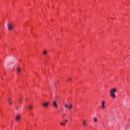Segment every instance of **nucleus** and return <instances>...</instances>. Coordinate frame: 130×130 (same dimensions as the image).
I'll use <instances>...</instances> for the list:
<instances>
[{
  "mask_svg": "<svg viewBox=\"0 0 130 130\" xmlns=\"http://www.w3.org/2000/svg\"><path fill=\"white\" fill-rule=\"evenodd\" d=\"M116 92H117V89L116 88H113L110 91L111 97H112L113 99H115V98H116V95H115V93H116Z\"/></svg>",
  "mask_w": 130,
  "mask_h": 130,
  "instance_id": "nucleus-1",
  "label": "nucleus"
},
{
  "mask_svg": "<svg viewBox=\"0 0 130 130\" xmlns=\"http://www.w3.org/2000/svg\"><path fill=\"white\" fill-rule=\"evenodd\" d=\"M8 31H12L14 29V26L13 25V23L9 22L7 24Z\"/></svg>",
  "mask_w": 130,
  "mask_h": 130,
  "instance_id": "nucleus-2",
  "label": "nucleus"
},
{
  "mask_svg": "<svg viewBox=\"0 0 130 130\" xmlns=\"http://www.w3.org/2000/svg\"><path fill=\"white\" fill-rule=\"evenodd\" d=\"M64 107L65 108H68L69 110H71L72 108H73V104H70L69 105L68 104H64Z\"/></svg>",
  "mask_w": 130,
  "mask_h": 130,
  "instance_id": "nucleus-3",
  "label": "nucleus"
},
{
  "mask_svg": "<svg viewBox=\"0 0 130 130\" xmlns=\"http://www.w3.org/2000/svg\"><path fill=\"white\" fill-rule=\"evenodd\" d=\"M49 104V102L47 101L46 102H44L43 103V106L45 108H47V107H48V105Z\"/></svg>",
  "mask_w": 130,
  "mask_h": 130,
  "instance_id": "nucleus-4",
  "label": "nucleus"
},
{
  "mask_svg": "<svg viewBox=\"0 0 130 130\" xmlns=\"http://www.w3.org/2000/svg\"><path fill=\"white\" fill-rule=\"evenodd\" d=\"M15 119L17 121H20L21 120V115L19 114L17 115Z\"/></svg>",
  "mask_w": 130,
  "mask_h": 130,
  "instance_id": "nucleus-5",
  "label": "nucleus"
},
{
  "mask_svg": "<svg viewBox=\"0 0 130 130\" xmlns=\"http://www.w3.org/2000/svg\"><path fill=\"white\" fill-rule=\"evenodd\" d=\"M102 109H105V101H102Z\"/></svg>",
  "mask_w": 130,
  "mask_h": 130,
  "instance_id": "nucleus-6",
  "label": "nucleus"
},
{
  "mask_svg": "<svg viewBox=\"0 0 130 130\" xmlns=\"http://www.w3.org/2000/svg\"><path fill=\"white\" fill-rule=\"evenodd\" d=\"M53 104V106H54V107H55L56 108H57L58 107V105H57V104H56V102L54 101Z\"/></svg>",
  "mask_w": 130,
  "mask_h": 130,
  "instance_id": "nucleus-7",
  "label": "nucleus"
},
{
  "mask_svg": "<svg viewBox=\"0 0 130 130\" xmlns=\"http://www.w3.org/2000/svg\"><path fill=\"white\" fill-rule=\"evenodd\" d=\"M86 122H87V120H84L83 121V126H86L87 125V123H86Z\"/></svg>",
  "mask_w": 130,
  "mask_h": 130,
  "instance_id": "nucleus-8",
  "label": "nucleus"
},
{
  "mask_svg": "<svg viewBox=\"0 0 130 130\" xmlns=\"http://www.w3.org/2000/svg\"><path fill=\"white\" fill-rule=\"evenodd\" d=\"M16 71L17 72V73L18 74H20V73H21V68L18 67L17 69H16Z\"/></svg>",
  "mask_w": 130,
  "mask_h": 130,
  "instance_id": "nucleus-9",
  "label": "nucleus"
},
{
  "mask_svg": "<svg viewBox=\"0 0 130 130\" xmlns=\"http://www.w3.org/2000/svg\"><path fill=\"white\" fill-rule=\"evenodd\" d=\"M8 103H9V104H10V105L12 104L13 103H12V102H11V98H9V99H8Z\"/></svg>",
  "mask_w": 130,
  "mask_h": 130,
  "instance_id": "nucleus-10",
  "label": "nucleus"
},
{
  "mask_svg": "<svg viewBox=\"0 0 130 130\" xmlns=\"http://www.w3.org/2000/svg\"><path fill=\"white\" fill-rule=\"evenodd\" d=\"M93 120L94 122H97V121H98V119L96 117L93 118Z\"/></svg>",
  "mask_w": 130,
  "mask_h": 130,
  "instance_id": "nucleus-11",
  "label": "nucleus"
},
{
  "mask_svg": "<svg viewBox=\"0 0 130 130\" xmlns=\"http://www.w3.org/2000/svg\"><path fill=\"white\" fill-rule=\"evenodd\" d=\"M16 110H20V106H17L15 107Z\"/></svg>",
  "mask_w": 130,
  "mask_h": 130,
  "instance_id": "nucleus-12",
  "label": "nucleus"
},
{
  "mask_svg": "<svg viewBox=\"0 0 130 130\" xmlns=\"http://www.w3.org/2000/svg\"><path fill=\"white\" fill-rule=\"evenodd\" d=\"M22 101H23V99L22 98H20L19 99V103H22Z\"/></svg>",
  "mask_w": 130,
  "mask_h": 130,
  "instance_id": "nucleus-13",
  "label": "nucleus"
},
{
  "mask_svg": "<svg viewBox=\"0 0 130 130\" xmlns=\"http://www.w3.org/2000/svg\"><path fill=\"white\" fill-rule=\"evenodd\" d=\"M60 125H66V123L60 122Z\"/></svg>",
  "mask_w": 130,
  "mask_h": 130,
  "instance_id": "nucleus-14",
  "label": "nucleus"
},
{
  "mask_svg": "<svg viewBox=\"0 0 130 130\" xmlns=\"http://www.w3.org/2000/svg\"><path fill=\"white\" fill-rule=\"evenodd\" d=\"M47 53V51H46V50H45V51L43 52V54H44V55H45Z\"/></svg>",
  "mask_w": 130,
  "mask_h": 130,
  "instance_id": "nucleus-15",
  "label": "nucleus"
},
{
  "mask_svg": "<svg viewBox=\"0 0 130 130\" xmlns=\"http://www.w3.org/2000/svg\"><path fill=\"white\" fill-rule=\"evenodd\" d=\"M68 81H69V82H71V81H72V78H69L68 79Z\"/></svg>",
  "mask_w": 130,
  "mask_h": 130,
  "instance_id": "nucleus-16",
  "label": "nucleus"
},
{
  "mask_svg": "<svg viewBox=\"0 0 130 130\" xmlns=\"http://www.w3.org/2000/svg\"><path fill=\"white\" fill-rule=\"evenodd\" d=\"M29 109H31L32 108V106H29L28 107Z\"/></svg>",
  "mask_w": 130,
  "mask_h": 130,
  "instance_id": "nucleus-17",
  "label": "nucleus"
},
{
  "mask_svg": "<svg viewBox=\"0 0 130 130\" xmlns=\"http://www.w3.org/2000/svg\"><path fill=\"white\" fill-rule=\"evenodd\" d=\"M68 121H69L68 120V119H66V120H65V122H68Z\"/></svg>",
  "mask_w": 130,
  "mask_h": 130,
  "instance_id": "nucleus-18",
  "label": "nucleus"
},
{
  "mask_svg": "<svg viewBox=\"0 0 130 130\" xmlns=\"http://www.w3.org/2000/svg\"><path fill=\"white\" fill-rule=\"evenodd\" d=\"M63 117H64V116H63Z\"/></svg>",
  "mask_w": 130,
  "mask_h": 130,
  "instance_id": "nucleus-19",
  "label": "nucleus"
}]
</instances>
